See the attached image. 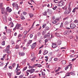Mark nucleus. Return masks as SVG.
<instances>
[{"instance_id":"f257e3e1","label":"nucleus","mask_w":78,"mask_h":78,"mask_svg":"<svg viewBox=\"0 0 78 78\" xmlns=\"http://www.w3.org/2000/svg\"><path fill=\"white\" fill-rule=\"evenodd\" d=\"M76 24L73 23H72L70 24V27L71 28V29H73L74 30L75 28L76 27Z\"/></svg>"},{"instance_id":"f03ea898","label":"nucleus","mask_w":78,"mask_h":78,"mask_svg":"<svg viewBox=\"0 0 78 78\" xmlns=\"http://www.w3.org/2000/svg\"><path fill=\"white\" fill-rule=\"evenodd\" d=\"M68 10H66L64 12V14L65 15H67V14H69L70 12H71V11H72V9H68Z\"/></svg>"},{"instance_id":"7ed1b4c3","label":"nucleus","mask_w":78,"mask_h":78,"mask_svg":"<svg viewBox=\"0 0 78 78\" xmlns=\"http://www.w3.org/2000/svg\"><path fill=\"white\" fill-rule=\"evenodd\" d=\"M20 27H21V24L17 23L16 26V27L14 28V29H13V30H16V28L17 30H19Z\"/></svg>"},{"instance_id":"20e7f679","label":"nucleus","mask_w":78,"mask_h":78,"mask_svg":"<svg viewBox=\"0 0 78 78\" xmlns=\"http://www.w3.org/2000/svg\"><path fill=\"white\" fill-rule=\"evenodd\" d=\"M13 7H15V8L16 10H18L19 9V7H18V4L16 3H13L12 4Z\"/></svg>"},{"instance_id":"39448f33","label":"nucleus","mask_w":78,"mask_h":78,"mask_svg":"<svg viewBox=\"0 0 78 78\" xmlns=\"http://www.w3.org/2000/svg\"><path fill=\"white\" fill-rule=\"evenodd\" d=\"M57 3H58L59 4V6H62V5H64V2L63 1H60L57 2Z\"/></svg>"},{"instance_id":"423d86ee","label":"nucleus","mask_w":78,"mask_h":78,"mask_svg":"<svg viewBox=\"0 0 78 78\" xmlns=\"http://www.w3.org/2000/svg\"><path fill=\"white\" fill-rule=\"evenodd\" d=\"M58 47V45L56 44V43H52V47L53 48H55Z\"/></svg>"},{"instance_id":"0eeeda50","label":"nucleus","mask_w":78,"mask_h":78,"mask_svg":"<svg viewBox=\"0 0 78 78\" xmlns=\"http://www.w3.org/2000/svg\"><path fill=\"white\" fill-rule=\"evenodd\" d=\"M37 42H35L33 43L31 45H30L31 47V48L32 50L34 49L35 47H36V45Z\"/></svg>"},{"instance_id":"6e6552de","label":"nucleus","mask_w":78,"mask_h":78,"mask_svg":"<svg viewBox=\"0 0 78 78\" xmlns=\"http://www.w3.org/2000/svg\"><path fill=\"white\" fill-rule=\"evenodd\" d=\"M50 32H48L47 33V34H45L43 38L44 39H45V38H47V37H50Z\"/></svg>"},{"instance_id":"1a4fd4ad","label":"nucleus","mask_w":78,"mask_h":78,"mask_svg":"<svg viewBox=\"0 0 78 78\" xmlns=\"http://www.w3.org/2000/svg\"><path fill=\"white\" fill-rule=\"evenodd\" d=\"M25 53L23 52H19V56H25Z\"/></svg>"},{"instance_id":"9d476101","label":"nucleus","mask_w":78,"mask_h":78,"mask_svg":"<svg viewBox=\"0 0 78 78\" xmlns=\"http://www.w3.org/2000/svg\"><path fill=\"white\" fill-rule=\"evenodd\" d=\"M9 8V7H7L6 8V10H7V11L9 12H11L12 11V9L11 8Z\"/></svg>"},{"instance_id":"9b49d317","label":"nucleus","mask_w":78,"mask_h":78,"mask_svg":"<svg viewBox=\"0 0 78 78\" xmlns=\"http://www.w3.org/2000/svg\"><path fill=\"white\" fill-rule=\"evenodd\" d=\"M6 16L5 15L3 16V19L4 22L5 23H6L7 22V20H6Z\"/></svg>"},{"instance_id":"f8f14e48","label":"nucleus","mask_w":78,"mask_h":78,"mask_svg":"<svg viewBox=\"0 0 78 78\" xmlns=\"http://www.w3.org/2000/svg\"><path fill=\"white\" fill-rule=\"evenodd\" d=\"M70 34V32H69V30H67L64 33V35H68Z\"/></svg>"},{"instance_id":"ddd939ff","label":"nucleus","mask_w":78,"mask_h":78,"mask_svg":"<svg viewBox=\"0 0 78 78\" xmlns=\"http://www.w3.org/2000/svg\"><path fill=\"white\" fill-rule=\"evenodd\" d=\"M17 66L16 69V72H17L20 71V69L18 68V66H19V64H17Z\"/></svg>"},{"instance_id":"4468645a","label":"nucleus","mask_w":78,"mask_h":78,"mask_svg":"<svg viewBox=\"0 0 78 78\" xmlns=\"http://www.w3.org/2000/svg\"><path fill=\"white\" fill-rule=\"evenodd\" d=\"M5 7L1 8L2 14H4V12H5Z\"/></svg>"},{"instance_id":"2eb2a0df","label":"nucleus","mask_w":78,"mask_h":78,"mask_svg":"<svg viewBox=\"0 0 78 78\" xmlns=\"http://www.w3.org/2000/svg\"><path fill=\"white\" fill-rule=\"evenodd\" d=\"M48 14H52V11L51 10H50L49 9H48Z\"/></svg>"},{"instance_id":"dca6fc26","label":"nucleus","mask_w":78,"mask_h":78,"mask_svg":"<svg viewBox=\"0 0 78 78\" xmlns=\"http://www.w3.org/2000/svg\"><path fill=\"white\" fill-rule=\"evenodd\" d=\"M57 44L58 45H60L61 44V41L59 40H58L57 42Z\"/></svg>"},{"instance_id":"f3484780","label":"nucleus","mask_w":78,"mask_h":78,"mask_svg":"<svg viewBox=\"0 0 78 78\" xmlns=\"http://www.w3.org/2000/svg\"><path fill=\"white\" fill-rule=\"evenodd\" d=\"M5 30L7 34H9V33H10L11 32V30L10 29L6 30Z\"/></svg>"},{"instance_id":"a211bd4d","label":"nucleus","mask_w":78,"mask_h":78,"mask_svg":"<svg viewBox=\"0 0 78 78\" xmlns=\"http://www.w3.org/2000/svg\"><path fill=\"white\" fill-rule=\"evenodd\" d=\"M32 40L28 41H27V44H28V45H30V44H31V43H32Z\"/></svg>"},{"instance_id":"6ab92c4d","label":"nucleus","mask_w":78,"mask_h":78,"mask_svg":"<svg viewBox=\"0 0 78 78\" xmlns=\"http://www.w3.org/2000/svg\"><path fill=\"white\" fill-rule=\"evenodd\" d=\"M42 14L43 16H47V12L45 11L42 13Z\"/></svg>"},{"instance_id":"aec40b11","label":"nucleus","mask_w":78,"mask_h":78,"mask_svg":"<svg viewBox=\"0 0 78 78\" xmlns=\"http://www.w3.org/2000/svg\"><path fill=\"white\" fill-rule=\"evenodd\" d=\"M55 34L57 37H61V36L59 35V33H55Z\"/></svg>"},{"instance_id":"412c9836","label":"nucleus","mask_w":78,"mask_h":78,"mask_svg":"<svg viewBox=\"0 0 78 78\" xmlns=\"http://www.w3.org/2000/svg\"><path fill=\"white\" fill-rule=\"evenodd\" d=\"M70 74V73H67L65 75V76H69Z\"/></svg>"},{"instance_id":"4be33fe9","label":"nucleus","mask_w":78,"mask_h":78,"mask_svg":"<svg viewBox=\"0 0 78 78\" xmlns=\"http://www.w3.org/2000/svg\"><path fill=\"white\" fill-rule=\"evenodd\" d=\"M29 15L30 16V18H32V17H33V16H34V15H33V14L31 13H29Z\"/></svg>"},{"instance_id":"5701e85b","label":"nucleus","mask_w":78,"mask_h":78,"mask_svg":"<svg viewBox=\"0 0 78 78\" xmlns=\"http://www.w3.org/2000/svg\"><path fill=\"white\" fill-rule=\"evenodd\" d=\"M70 74L71 75H73V76H75V73L74 72H71L70 73Z\"/></svg>"},{"instance_id":"b1692460","label":"nucleus","mask_w":78,"mask_h":78,"mask_svg":"<svg viewBox=\"0 0 78 78\" xmlns=\"http://www.w3.org/2000/svg\"><path fill=\"white\" fill-rule=\"evenodd\" d=\"M71 3H72V2H69V6H68V9H72L71 8H70V6H71Z\"/></svg>"},{"instance_id":"393cba45","label":"nucleus","mask_w":78,"mask_h":78,"mask_svg":"<svg viewBox=\"0 0 78 78\" xmlns=\"http://www.w3.org/2000/svg\"><path fill=\"white\" fill-rule=\"evenodd\" d=\"M30 71L31 73H32L34 72V71H35V69H30Z\"/></svg>"},{"instance_id":"a878e982","label":"nucleus","mask_w":78,"mask_h":78,"mask_svg":"<svg viewBox=\"0 0 78 78\" xmlns=\"http://www.w3.org/2000/svg\"><path fill=\"white\" fill-rule=\"evenodd\" d=\"M49 27H47L45 28V31H48V30H49Z\"/></svg>"},{"instance_id":"bb28decb","label":"nucleus","mask_w":78,"mask_h":78,"mask_svg":"<svg viewBox=\"0 0 78 78\" xmlns=\"http://www.w3.org/2000/svg\"><path fill=\"white\" fill-rule=\"evenodd\" d=\"M69 22L67 21H66L65 22V25H69Z\"/></svg>"},{"instance_id":"cd10ccee","label":"nucleus","mask_w":78,"mask_h":78,"mask_svg":"<svg viewBox=\"0 0 78 78\" xmlns=\"http://www.w3.org/2000/svg\"><path fill=\"white\" fill-rule=\"evenodd\" d=\"M71 66V65L70 64L68 66H66V67H65V69L66 70H67V69H69V66Z\"/></svg>"},{"instance_id":"c85d7f7f","label":"nucleus","mask_w":78,"mask_h":78,"mask_svg":"<svg viewBox=\"0 0 78 78\" xmlns=\"http://www.w3.org/2000/svg\"><path fill=\"white\" fill-rule=\"evenodd\" d=\"M15 48V49H19V45H16Z\"/></svg>"},{"instance_id":"c756f323","label":"nucleus","mask_w":78,"mask_h":78,"mask_svg":"<svg viewBox=\"0 0 78 78\" xmlns=\"http://www.w3.org/2000/svg\"><path fill=\"white\" fill-rule=\"evenodd\" d=\"M41 35V34L40 32H38L37 33V36L38 37H40Z\"/></svg>"},{"instance_id":"7c9ffc66","label":"nucleus","mask_w":78,"mask_h":78,"mask_svg":"<svg viewBox=\"0 0 78 78\" xmlns=\"http://www.w3.org/2000/svg\"><path fill=\"white\" fill-rule=\"evenodd\" d=\"M69 16H67V17L64 18L63 19V20H66L67 19H69Z\"/></svg>"},{"instance_id":"2f4dec72","label":"nucleus","mask_w":78,"mask_h":78,"mask_svg":"<svg viewBox=\"0 0 78 78\" xmlns=\"http://www.w3.org/2000/svg\"><path fill=\"white\" fill-rule=\"evenodd\" d=\"M1 44L2 45H5V41H3L2 42Z\"/></svg>"},{"instance_id":"473e14b6","label":"nucleus","mask_w":78,"mask_h":78,"mask_svg":"<svg viewBox=\"0 0 78 78\" xmlns=\"http://www.w3.org/2000/svg\"><path fill=\"white\" fill-rule=\"evenodd\" d=\"M21 20H24V19H25V17H24L23 16H21Z\"/></svg>"},{"instance_id":"72a5a7b5","label":"nucleus","mask_w":78,"mask_h":78,"mask_svg":"<svg viewBox=\"0 0 78 78\" xmlns=\"http://www.w3.org/2000/svg\"><path fill=\"white\" fill-rule=\"evenodd\" d=\"M62 64H66V61L65 60H63L62 61Z\"/></svg>"},{"instance_id":"f704fd0d","label":"nucleus","mask_w":78,"mask_h":78,"mask_svg":"<svg viewBox=\"0 0 78 78\" xmlns=\"http://www.w3.org/2000/svg\"><path fill=\"white\" fill-rule=\"evenodd\" d=\"M8 51H9L8 50V49H4L3 50V52L5 53H7Z\"/></svg>"},{"instance_id":"c9c22d12","label":"nucleus","mask_w":78,"mask_h":78,"mask_svg":"<svg viewBox=\"0 0 78 78\" xmlns=\"http://www.w3.org/2000/svg\"><path fill=\"white\" fill-rule=\"evenodd\" d=\"M22 37V35L20 34H19L18 36V38H20V37Z\"/></svg>"},{"instance_id":"e433bc0d","label":"nucleus","mask_w":78,"mask_h":78,"mask_svg":"<svg viewBox=\"0 0 78 78\" xmlns=\"http://www.w3.org/2000/svg\"><path fill=\"white\" fill-rule=\"evenodd\" d=\"M10 47V46L9 45H8L6 48V49H7V50H9V48Z\"/></svg>"},{"instance_id":"4c0bfd02","label":"nucleus","mask_w":78,"mask_h":78,"mask_svg":"<svg viewBox=\"0 0 78 78\" xmlns=\"http://www.w3.org/2000/svg\"><path fill=\"white\" fill-rule=\"evenodd\" d=\"M73 23H78V20H76L73 21Z\"/></svg>"},{"instance_id":"58836bf2","label":"nucleus","mask_w":78,"mask_h":78,"mask_svg":"<svg viewBox=\"0 0 78 78\" xmlns=\"http://www.w3.org/2000/svg\"><path fill=\"white\" fill-rule=\"evenodd\" d=\"M3 62H0V67H2V66H3Z\"/></svg>"},{"instance_id":"ea45409f","label":"nucleus","mask_w":78,"mask_h":78,"mask_svg":"<svg viewBox=\"0 0 78 78\" xmlns=\"http://www.w3.org/2000/svg\"><path fill=\"white\" fill-rule=\"evenodd\" d=\"M23 15H24V16H26V15L27 14V13L25 11L23 12Z\"/></svg>"},{"instance_id":"a19ab883","label":"nucleus","mask_w":78,"mask_h":78,"mask_svg":"<svg viewBox=\"0 0 78 78\" xmlns=\"http://www.w3.org/2000/svg\"><path fill=\"white\" fill-rule=\"evenodd\" d=\"M7 63H6V65L5 66L4 68H3V69H4V70H5L6 69H6V67H7V66H8V64H7Z\"/></svg>"},{"instance_id":"79ce46f5","label":"nucleus","mask_w":78,"mask_h":78,"mask_svg":"<svg viewBox=\"0 0 78 78\" xmlns=\"http://www.w3.org/2000/svg\"><path fill=\"white\" fill-rule=\"evenodd\" d=\"M13 68H14V67L16 66V63H14L12 64V65Z\"/></svg>"},{"instance_id":"37998d69","label":"nucleus","mask_w":78,"mask_h":78,"mask_svg":"<svg viewBox=\"0 0 78 78\" xmlns=\"http://www.w3.org/2000/svg\"><path fill=\"white\" fill-rule=\"evenodd\" d=\"M35 59H36V57H34L33 58H32L31 59V61L32 62V61H33V62H34V60H35Z\"/></svg>"},{"instance_id":"c03bdc74","label":"nucleus","mask_w":78,"mask_h":78,"mask_svg":"<svg viewBox=\"0 0 78 78\" xmlns=\"http://www.w3.org/2000/svg\"><path fill=\"white\" fill-rule=\"evenodd\" d=\"M16 75H19L20 74V73H21V71H20V72H16Z\"/></svg>"},{"instance_id":"a18cd8bd","label":"nucleus","mask_w":78,"mask_h":78,"mask_svg":"<svg viewBox=\"0 0 78 78\" xmlns=\"http://www.w3.org/2000/svg\"><path fill=\"white\" fill-rule=\"evenodd\" d=\"M27 69V67H24L22 70L23 72H24V70H26Z\"/></svg>"},{"instance_id":"49530a36","label":"nucleus","mask_w":78,"mask_h":78,"mask_svg":"<svg viewBox=\"0 0 78 78\" xmlns=\"http://www.w3.org/2000/svg\"><path fill=\"white\" fill-rule=\"evenodd\" d=\"M10 23L11 24V27H14V23H13L12 22H11Z\"/></svg>"},{"instance_id":"de8ad7c7","label":"nucleus","mask_w":78,"mask_h":78,"mask_svg":"<svg viewBox=\"0 0 78 78\" xmlns=\"http://www.w3.org/2000/svg\"><path fill=\"white\" fill-rule=\"evenodd\" d=\"M54 60L55 61H58V58H54Z\"/></svg>"},{"instance_id":"09e8293b","label":"nucleus","mask_w":78,"mask_h":78,"mask_svg":"<svg viewBox=\"0 0 78 78\" xmlns=\"http://www.w3.org/2000/svg\"><path fill=\"white\" fill-rule=\"evenodd\" d=\"M28 33V32H27V31L26 30L24 31L23 34H24L26 35L27 33Z\"/></svg>"},{"instance_id":"8fccbe9b","label":"nucleus","mask_w":78,"mask_h":78,"mask_svg":"<svg viewBox=\"0 0 78 78\" xmlns=\"http://www.w3.org/2000/svg\"><path fill=\"white\" fill-rule=\"evenodd\" d=\"M46 25H47V24H44L43 25V28H44L46 27Z\"/></svg>"},{"instance_id":"3c124183","label":"nucleus","mask_w":78,"mask_h":78,"mask_svg":"<svg viewBox=\"0 0 78 78\" xmlns=\"http://www.w3.org/2000/svg\"><path fill=\"white\" fill-rule=\"evenodd\" d=\"M53 57H52L50 58L49 62H51V60H52V59H53Z\"/></svg>"},{"instance_id":"603ef678","label":"nucleus","mask_w":78,"mask_h":78,"mask_svg":"<svg viewBox=\"0 0 78 78\" xmlns=\"http://www.w3.org/2000/svg\"><path fill=\"white\" fill-rule=\"evenodd\" d=\"M63 27V23H61V24L60 26V28H62Z\"/></svg>"},{"instance_id":"864d4df0","label":"nucleus","mask_w":78,"mask_h":78,"mask_svg":"<svg viewBox=\"0 0 78 78\" xmlns=\"http://www.w3.org/2000/svg\"><path fill=\"white\" fill-rule=\"evenodd\" d=\"M9 69H11L12 70V67L11 66H9Z\"/></svg>"},{"instance_id":"5fc2aeb1","label":"nucleus","mask_w":78,"mask_h":78,"mask_svg":"<svg viewBox=\"0 0 78 78\" xmlns=\"http://www.w3.org/2000/svg\"><path fill=\"white\" fill-rule=\"evenodd\" d=\"M48 39H45V43H47V42H48Z\"/></svg>"},{"instance_id":"6e6d98bb","label":"nucleus","mask_w":78,"mask_h":78,"mask_svg":"<svg viewBox=\"0 0 78 78\" xmlns=\"http://www.w3.org/2000/svg\"><path fill=\"white\" fill-rule=\"evenodd\" d=\"M41 73L42 75H43V76H45V74L44 72H42Z\"/></svg>"},{"instance_id":"4d7b16f0","label":"nucleus","mask_w":78,"mask_h":78,"mask_svg":"<svg viewBox=\"0 0 78 78\" xmlns=\"http://www.w3.org/2000/svg\"><path fill=\"white\" fill-rule=\"evenodd\" d=\"M76 12V9H75L74 8L73 11H72V12Z\"/></svg>"},{"instance_id":"13d9d810","label":"nucleus","mask_w":78,"mask_h":78,"mask_svg":"<svg viewBox=\"0 0 78 78\" xmlns=\"http://www.w3.org/2000/svg\"><path fill=\"white\" fill-rule=\"evenodd\" d=\"M12 74H11V73H8V75L9 76H11V75Z\"/></svg>"},{"instance_id":"bf43d9fd","label":"nucleus","mask_w":78,"mask_h":78,"mask_svg":"<svg viewBox=\"0 0 78 78\" xmlns=\"http://www.w3.org/2000/svg\"><path fill=\"white\" fill-rule=\"evenodd\" d=\"M42 65H41L40 64H38L37 65V67H42Z\"/></svg>"},{"instance_id":"052dcab7","label":"nucleus","mask_w":78,"mask_h":78,"mask_svg":"<svg viewBox=\"0 0 78 78\" xmlns=\"http://www.w3.org/2000/svg\"><path fill=\"white\" fill-rule=\"evenodd\" d=\"M45 34V31H43L42 32V35H44Z\"/></svg>"},{"instance_id":"680f3d73","label":"nucleus","mask_w":78,"mask_h":78,"mask_svg":"<svg viewBox=\"0 0 78 78\" xmlns=\"http://www.w3.org/2000/svg\"><path fill=\"white\" fill-rule=\"evenodd\" d=\"M8 19L9 21H11V20H12V19H11V17H9Z\"/></svg>"},{"instance_id":"e2e57ef3","label":"nucleus","mask_w":78,"mask_h":78,"mask_svg":"<svg viewBox=\"0 0 78 78\" xmlns=\"http://www.w3.org/2000/svg\"><path fill=\"white\" fill-rule=\"evenodd\" d=\"M57 8V6H55V7H54V8H52V9H53V10H55Z\"/></svg>"},{"instance_id":"0e129e2a","label":"nucleus","mask_w":78,"mask_h":78,"mask_svg":"<svg viewBox=\"0 0 78 78\" xmlns=\"http://www.w3.org/2000/svg\"><path fill=\"white\" fill-rule=\"evenodd\" d=\"M33 34H30V38H32V37H33Z\"/></svg>"},{"instance_id":"69168bd1","label":"nucleus","mask_w":78,"mask_h":78,"mask_svg":"<svg viewBox=\"0 0 78 78\" xmlns=\"http://www.w3.org/2000/svg\"><path fill=\"white\" fill-rule=\"evenodd\" d=\"M23 77V76L22 75L19 76V78H22Z\"/></svg>"},{"instance_id":"338daca9","label":"nucleus","mask_w":78,"mask_h":78,"mask_svg":"<svg viewBox=\"0 0 78 78\" xmlns=\"http://www.w3.org/2000/svg\"><path fill=\"white\" fill-rule=\"evenodd\" d=\"M31 56H34V53H32L31 54Z\"/></svg>"},{"instance_id":"774afa93","label":"nucleus","mask_w":78,"mask_h":78,"mask_svg":"<svg viewBox=\"0 0 78 78\" xmlns=\"http://www.w3.org/2000/svg\"><path fill=\"white\" fill-rule=\"evenodd\" d=\"M34 38V39H37V35H35Z\"/></svg>"}]
</instances>
